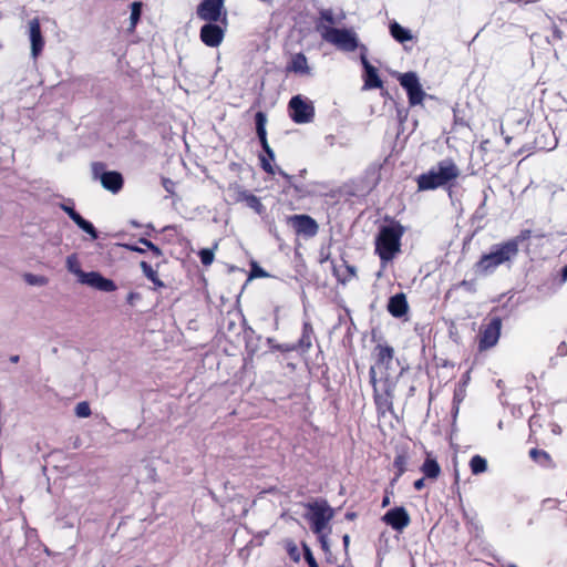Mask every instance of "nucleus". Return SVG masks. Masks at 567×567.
<instances>
[{
    "label": "nucleus",
    "instance_id": "f257e3e1",
    "mask_svg": "<svg viewBox=\"0 0 567 567\" xmlns=\"http://www.w3.org/2000/svg\"><path fill=\"white\" fill-rule=\"evenodd\" d=\"M461 169L451 158H444L421 174L417 182L419 190H433L440 187H451L460 177Z\"/></svg>",
    "mask_w": 567,
    "mask_h": 567
},
{
    "label": "nucleus",
    "instance_id": "f03ea898",
    "mask_svg": "<svg viewBox=\"0 0 567 567\" xmlns=\"http://www.w3.org/2000/svg\"><path fill=\"white\" fill-rule=\"evenodd\" d=\"M518 254V240L511 239L503 244L494 245L488 254H485L476 262V271L480 274H491L498 266L512 260Z\"/></svg>",
    "mask_w": 567,
    "mask_h": 567
},
{
    "label": "nucleus",
    "instance_id": "7ed1b4c3",
    "mask_svg": "<svg viewBox=\"0 0 567 567\" xmlns=\"http://www.w3.org/2000/svg\"><path fill=\"white\" fill-rule=\"evenodd\" d=\"M403 229L399 225L382 227L375 241V250L383 262L393 259L394 255L400 251L401 237Z\"/></svg>",
    "mask_w": 567,
    "mask_h": 567
},
{
    "label": "nucleus",
    "instance_id": "20e7f679",
    "mask_svg": "<svg viewBox=\"0 0 567 567\" xmlns=\"http://www.w3.org/2000/svg\"><path fill=\"white\" fill-rule=\"evenodd\" d=\"M318 32L322 40L334 45L340 51L353 52L360 47L358 34L353 29H339L320 24Z\"/></svg>",
    "mask_w": 567,
    "mask_h": 567
},
{
    "label": "nucleus",
    "instance_id": "39448f33",
    "mask_svg": "<svg viewBox=\"0 0 567 567\" xmlns=\"http://www.w3.org/2000/svg\"><path fill=\"white\" fill-rule=\"evenodd\" d=\"M92 178L100 181L102 187L112 194H117L124 184L121 173L116 171H106L105 164L95 162L91 165Z\"/></svg>",
    "mask_w": 567,
    "mask_h": 567
},
{
    "label": "nucleus",
    "instance_id": "423d86ee",
    "mask_svg": "<svg viewBox=\"0 0 567 567\" xmlns=\"http://www.w3.org/2000/svg\"><path fill=\"white\" fill-rule=\"evenodd\" d=\"M291 120L297 124L311 123L315 118V106L311 100L302 95L292 96L289 101Z\"/></svg>",
    "mask_w": 567,
    "mask_h": 567
},
{
    "label": "nucleus",
    "instance_id": "0eeeda50",
    "mask_svg": "<svg viewBox=\"0 0 567 567\" xmlns=\"http://www.w3.org/2000/svg\"><path fill=\"white\" fill-rule=\"evenodd\" d=\"M197 17L206 22H221L227 24V12L224 0H203L196 10Z\"/></svg>",
    "mask_w": 567,
    "mask_h": 567
},
{
    "label": "nucleus",
    "instance_id": "6e6552de",
    "mask_svg": "<svg viewBox=\"0 0 567 567\" xmlns=\"http://www.w3.org/2000/svg\"><path fill=\"white\" fill-rule=\"evenodd\" d=\"M398 80L401 86L406 91L409 103L415 106L423 103L426 95L420 83L419 76L415 72H406L399 74Z\"/></svg>",
    "mask_w": 567,
    "mask_h": 567
},
{
    "label": "nucleus",
    "instance_id": "1a4fd4ad",
    "mask_svg": "<svg viewBox=\"0 0 567 567\" xmlns=\"http://www.w3.org/2000/svg\"><path fill=\"white\" fill-rule=\"evenodd\" d=\"M370 381L373 385L374 400L378 408L390 410L394 396V381H392L390 377H385V379L383 380V394L379 392L374 368L370 369Z\"/></svg>",
    "mask_w": 567,
    "mask_h": 567
},
{
    "label": "nucleus",
    "instance_id": "9d476101",
    "mask_svg": "<svg viewBox=\"0 0 567 567\" xmlns=\"http://www.w3.org/2000/svg\"><path fill=\"white\" fill-rule=\"evenodd\" d=\"M287 221L298 237L309 239L318 234L319 225L309 215H293L288 217Z\"/></svg>",
    "mask_w": 567,
    "mask_h": 567
},
{
    "label": "nucleus",
    "instance_id": "9b49d317",
    "mask_svg": "<svg viewBox=\"0 0 567 567\" xmlns=\"http://www.w3.org/2000/svg\"><path fill=\"white\" fill-rule=\"evenodd\" d=\"M333 509L327 504H318L311 506V529L315 534L324 533L329 522L333 517Z\"/></svg>",
    "mask_w": 567,
    "mask_h": 567
},
{
    "label": "nucleus",
    "instance_id": "f8f14e48",
    "mask_svg": "<svg viewBox=\"0 0 567 567\" xmlns=\"http://www.w3.org/2000/svg\"><path fill=\"white\" fill-rule=\"evenodd\" d=\"M266 122H267V118H266V115L262 113V112H258L256 114V130H257V135L261 142V145H262V148L264 151L266 152L267 157L265 156H261L260 157V161H261V165H262V168L268 172V173H274V168L271 166V161H274L275 158V154L272 152V150L269 147L268 143H267V138H266Z\"/></svg>",
    "mask_w": 567,
    "mask_h": 567
},
{
    "label": "nucleus",
    "instance_id": "ddd939ff",
    "mask_svg": "<svg viewBox=\"0 0 567 567\" xmlns=\"http://www.w3.org/2000/svg\"><path fill=\"white\" fill-rule=\"evenodd\" d=\"M502 321L499 318H493L488 324L484 326L480 333L478 348L481 351L494 347L501 336Z\"/></svg>",
    "mask_w": 567,
    "mask_h": 567
},
{
    "label": "nucleus",
    "instance_id": "4468645a",
    "mask_svg": "<svg viewBox=\"0 0 567 567\" xmlns=\"http://www.w3.org/2000/svg\"><path fill=\"white\" fill-rule=\"evenodd\" d=\"M225 31V27L216 22H207L200 28L199 38L205 45L217 48L224 40Z\"/></svg>",
    "mask_w": 567,
    "mask_h": 567
},
{
    "label": "nucleus",
    "instance_id": "2eb2a0df",
    "mask_svg": "<svg viewBox=\"0 0 567 567\" xmlns=\"http://www.w3.org/2000/svg\"><path fill=\"white\" fill-rule=\"evenodd\" d=\"M82 285L90 286L100 291L112 292L116 289V285L111 279L104 278L96 271L83 272L79 279Z\"/></svg>",
    "mask_w": 567,
    "mask_h": 567
},
{
    "label": "nucleus",
    "instance_id": "dca6fc26",
    "mask_svg": "<svg viewBox=\"0 0 567 567\" xmlns=\"http://www.w3.org/2000/svg\"><path fill=\"white\" fill-rule=\"evenodd\" d=\"M363 53L361 54V63L364 69V84L363 90H372V89H381L383 86V83L381 79L379 78L378 70L374 68L370 62L368 61L365 56L367 48L364 45L360 47Z\"/></svg>",
    "mask_w": 567,
    "mask_h": 567
},
{
    "label": "nucleus",
    "instance_id": "f3484780",
    "mask_svg": "<svg viewBox=\"0 0 567 567\" xmlns=\"http://www.w3.org/2000/svg\"><path fill=\"white\" fill-rule=\"evenodd\" d=\"M382 519L385 524L399 532L409 526L411 522L409 513L404 507L401 506L388 511Z\"/></svg>",
    "mask_w": 567,
    "mask_h": 567
},
{
    "label": "nucleus",
    "instance_id": "a211bd4d",
    "mask_svg": "<svg viewBox=\"0 0 567 567\" xmlns=\"http://www.w3.org/2000/svg\"><path fill=\"white\" fill-rule=\"evenodd\" d=\"M29 37L31 42V55L35 60L44 47V40L38 18H34L29 22Z\"/></svg>",
    "mask_w": 567,
    "mask_h": 567
},
{
    "label": "nucleus",
    "instance_id": "6ab92c4d",
    "mask_svg": "<svg viewBox=\"0 0 567 567\" xmlns=\"http://www.w3.org/2000/svg\"><path fill=\"white\" fill-rule=\"evenodd\" d=\"M346 12L342 9L333 10L331 8L320 9L319 19L316 24L318 30L320 24L332 27L340 24L346 20Z\"/></svg>",
    "mask_w": 567,
    "mask_h": 567
},
{
    "label": "nucleus",
    "instance_id": "aec40b11",
    "mask_svg": "<svg viewBox=\"0 0 567 567\" xmlns=\"http://www.w3.org/2000/svg\"><path fill=\"white\" fill-rule=\"evenodd\" d=\"M375 351H377V363H375V367H373L374 371L377 369L389 370L393 363V355H394L393 348L390 346H386V344L385 346L378 344L375 348Z\"/></svg>",
    "mask_w": 567,
    "mask_h": 567
},
{
    "label": "nucleus",
    "instance_id": "412c9836",
    "mask_svg": "<svg viewBox=\"0 0 567 567\" xmlns=\"http://www.w3.org/2000/svg\"><path fill=\"white\" fill-rule=\"evenodd\" d=\"M409 310V305L404 293H396L389 299L388 311L395 318L403 317Z\"/></svg>",
    "mask_w": 567,
    "mask_h": 567
},
{
    "label": "nucleus",
    "instance_id": "4be33fe9",
    "mask_svg": "<svg viewBox=\"0 0 567 567\" xmlns=\"http://www.w3.org/2000/svg\"><path fill=\"white\" fill-rule=\"evenodd\" d=\"M286 70L302 76L311 75V68L308 64L307 58L302 53L293 54Z\"/></svg>",
    "mask_w": 567,
    "mask_h": 567
},
{
    "label": "nucleus",
    "instance_id": "5701e85b",
    "mask_svg": "<svg viewBox=\"0 0 567 567\" xmlns=\"http://www.w3.org/2000/svg\"><path fill=\"white\" fill-rule=\"evenodd\" d=\"M235 199L236 202L245 203L247 207L251 208L257 214H261L264 210V206L259 198L247 190L237 188L235 193Z\"/></svg>",
    "mask_w": 567,
    "mask_h": 567
},
{
    "label": "nucleus",
    "instance_id": "b1692460",
    "mask_svg": "<svg viewBox=\"0 0 567 567\" xmlns=\"http://www.w3.org/2000/svg\"><path fill=\"white\" fill-rule=\"evenodd\" d=\"M312 336H313L312 327L310 323L306 322L302 328L301 337L298 340V344L292 346V347H286V351L295 350V349L300 350L302 352L307 351L312 344Z\"/></svg>",
    "mask_w": 567,
    "mask_h": 567
},
{
    "label": "nucleus",
    "instance_id": "393cba45",
    "mask_svg": "<svg viewBox=\"0 0 567 567\" xmlns=\"http://www.w3.org/2000/svg\"><path fill=\"white\" fill-rule=\"evenodd\" d=\"M390 33L400 43L412 40L411 31L395 21L390 24Z\"/></svg>",
    "mask_w": 567,
    "mask_h": 567
},
{
    "label": "nucleus",
    "instance_id": "a878e982",
    "mask_svg": "<svg viewBox=\"0 0 567 567\" xmlns=\"http://www.w3.org/2000/svg\"><path fill=\"white\" fill-rule=\"evenodd\" d=\"M422 472L427 478L434 480L440 475L441 467L435 460L427 457L422 465Z\"/></svg>",
    "mask_w": 567,
    "mask_h": 567
},
{
    "label": "nucleus",
    "instance_id": "bb28decb",
    "mask_svg": "<svg viewBox=\"0 0 567 567\" xmlns=\"http://www.w3.org/2000/svg\"><path fill=\"white\" fill-rule=\"evenodd\" d=\"M529 456L535 462H537L538 464H540L543 466H551L553 465L551 457L546 451L532 449L529 451Z\"/></svg>",
    "mask_w": 567,
    "mask_h": 567
},
{
    "label": "nucleus",
    "instance_id": "cd10ccee",
    "mask_svg": "<svg viewBox=\"0 0 567 567\" xmlns=\"http://www.w3.org/2000/svg\"><path fill=\"white\" fill-rule=\"evenodd\" d=\"M141 14H142V2H133L131 4V16H130V27H128V31L130 32H133L141 19Z\"/></svg>",
    "mask_w": 567,
    "mask_h": 567
},
{
    "label": "nucleus",
    "instance_id": "c85d7f7f",
    "mask_svg": "<svg viewBox=\"0 0 567 567\" xmlns=\"http://www.w3.org/2000/svg\"><path fill=\"white\" fill-rule=\"evenodd\" d=\"M471 471L474 475L484 473L487 470V462L484 457L475 455L470 461Z\"/></svg>",
    "mask_w": 567,
    "mask_h": 567
},
{
    "label": "nucleus",
    "instance_id": "c756f323",
    "mask_svg": "<svg viewBox=\"0 0 567 567\" xmlns=\"http://www.w3.org/2000/svg\"><path fill=\"white\" fill-rule=\"evenodd\" d=\"M141 268L145 277L150 279L153 284H155L157 287L164 286V284L159 280L157 272L152 268L151 265H148L146 261H142Z\"/></svg>",
    "mask_w": 567,
    "mask_h": 567
},
{
    "label": "nucleus",
    "instance_id": "7c9ffc66",
    "mask_svg": "<svg viewBox=\"0 0 567 567\" xmlns=\"http://www.w3.org/2000/svg\"><path fill=\"white\" fill-rule=\"evenodd\" d=\"M66 269L71 274L75 275L78 277V280L80 279L81 275L84 272L81 269V265H80V261H79L76 255H70L66 258Z\"/></svg>",
    "mask_w": 567,
    "mask_h": 567
},
{
    "label": "nucleus",
    "instance_id": "2f4dec72",
    "mask_svg": "<svg viewBox=\"0 0 567 567\" xmlns=\"http://www.w3.org/2000/svg\"><path fill=\"white\" fill-rule=\"evenodd\" d=\"M75 224L83 230L85 231L86 234H89L91 236L92 239H96L97 238V231L96 229L94 228V226L87 221L86 219H84L82 216L80 217V219H78L75 221Z\"/></svg>",
    "mask_w": 567,
    "mask_h": 567
},
{
    "label": "nucleus",
    "instance_id": "473e14b6",
    "mask_svg": "<svg viewBox=\"0 0 567 567\" xmlns=\"http://www.w3.org/2000/svg\"><path fill=\"white\" fill-rule=\"evenodd\" d=\"M24 280L31 286H44L48 284V279L45 277L33 274H25Z\"/></svg>",
    "mask_w": 567,
    "mask_h": 567
},
{
    "label": "nucleus",
    "instance_id": "72a5a7b5",
    "mask_svg": "<svg viewBox=\"0 0 567 567\" xmlns=\"http://www.w3.org/2000/svg\"><path fill=\"white\" fill-rule=\"evenodd\" d=\"M75 415L78 417H89L91 415V408L87 402L83 401L76 404Z\"/></svg>",
    "mask_w": 567,
    "mask_h": 567
},
{
    "label": "nucleus",
    "instance_id": "f704fd0d",
    "mask_svg": "<svg viewBox=\"0 0 567 567\" xmlns=\"http://www.w3.org/2000/svg\"><path fill=\"white\" fill-rule=\"evenodd\" d=\"M302 553H303L305 560L307 561L309 567H319V565L308 545L302 544Z\"/></svg>",
    "mask_w": 567,
    "mask_h": 567
},
{
    "label": "nucleus",
    "instance_id": "c9c22d12",
    "mask_svg": "<svg viewBox=\"0 0 567 567\" xmlns=\"http://www.w3.org/2000/svg\"><path fill=\"white\" fill-rule=\"evenodd\" d=\"M287 550H288L289 557L293 561L298 563L300 560V558H301V550L298 548L297 545L290 544V543L287 544Z\"/></svg>",
    "mask_w": 567,
    "mask_h": 567
},
{
    "label": "nucleus",
    "instance_id": "e433bc0d",
    "mask_svg": "<svg viewBox=\"0 0 567 567\" xmlns=\"http://www.w3.org/2000/svg\"><path fill=\"white\" fill-rule=\"evenodd\" d=\"M199 256L202 264L205 266L210 265L214 260V252L210 249H203L199 252Z\"/></svg>",
    "mask_w": 567,
    "mask_h": 567
},
{
    "label": "nucleus",
    "instance_id": "4c0bfd02",
    "mask_svg": "<svg viewBox=\"0 0 567 567\" xmlns=\"http://www.w3.org/2000/svg\"><path fill=\"white\" fill-rule=\"evenodd\" d=\"M394 466L398 468L399 473L398 476L402 475V473L405 471V458L402 455H399L394 460Z\"/></svg>",
    "mask_w": 567,
    "mask_h": 567
},
{
    "label": "nucleus",
    "instance_id": "58836bf2",
    "mask_svg": "<svg viewBox=\"0 0 567 567\" xmlns=\"http://www.w3.org/2000/svg\"><path fill=\"white\" fill-rule=\"evenodd\" d=\"M61 208L69 215V217L75 223L80 219L81 215L68 205H61Z\"/></svg>",
    "mask_w": 567,
    "mask_h": 567
},
{
    "label": "nucleus",
    "instance_id": "ea45409f",
    "mask_svg": "<svg viewBox=\"0 0 567 567\" xmlns=\"http://www.w3.org/2000/svg\"><path fill=\"white\" fill-rule=\"evenodd\" d=\"M317 535H318V538H319L322 549L324 551H328L329 550L328 534L321 533V534H317Z\"/></svg>",
    "mask_w": 567,
    "mask_h": 567
},
{
    "label": "nucleus",
    "instance_id": "a19ab883",
    "mask_svg": "<svg viewBox=\"0 0 567 567\" xmlns=\"http://www.w3.org/2000/svg\"><path fill=\"white\" fill-rule=\"evenodd\" d=\"M163 187L165 188V190L169 194H174V187H175V184L173 181L168 179V178H164L163 179Z\"/></svg>",
    "mask_w": 567,
    "mask_h": 567
},
{
    "label": "nucleus",
    "instance_id": "79ce46f5",
    "mask_svg": "<svg viewBox=\"0 0 567 567\" xmlns=\"http://www.w3.org/2000/svg\"><path fill=\"white\" fill-rule=\"evenodd\" d=\"M567 282V265L561 269L558 285L563 286Z\"/></svg>",
    "mask_w": 567,
    "mask_h": 567
},
{
    "label": "nucleus",
    "instance_id": "37998d69",
    "mask_svg": "<svg viewBox=\"0 0 567 567\" xmlns=\"http://www.w3.org/2000/svg\"><path fill=\"white\" fill-rule=\"evenodd\" d=\"M148 249H151L153 251V254L157 257H159L162 255L161 249L157 246H155L154 244H148Z\"/></svg>",
    "mask_w": 567,
    "mask_h": 567
},
{
    "label": "nucleus",
    "instance_id": "c03bdc74",
    "mask_svg": "<svg viewBox=\"0 0 567 567\" xmlns=\"http://www.w3.org/2000/svg\"><path fill=\"white\" fill-rule=\"evenodd\" d=\"M424 487V478L416 480L414 482V488L421 491Z\"/></svg>",
    "mask_w": 567,
    "mask_h": 567
},
{
    "label": "nucleus",
    "instance_id": "a18cd8bd",
    "mask_svg": "<svg viewBox=\"0 0 567 567\" xmlns=\"http://www.w3.org/2000/svg\"><path fill=\"white\" fill-rule=\"evenodd\" d=\"M342 542H343L344 548L347 550L349 547V544H350V536L348 534L343 535Z\"/></svg>",
    "mask_w": 567,
    "mask_h": 567
},
{
    "label": "nucleus",
    "instance_id": "49530a36",
    "mask_svg": "<svg viewBox=\"0 0 567 567\" xmlns=\"http://www.w3.org/2000/svg\"><path fill=\"white\" fill-rule=\"evenodd\" d=\"M286 178V194L288 193V189L292 186L291 178L287 174L285 175Z\"/></svg>",
    "mask_w": 567,
    "mask_h": 567
},
{
    "label": "nucleus",
    "instance_id": "de8ad7c7",
    "mask_svg": "<svg viewBox=\"0 0 567 567\" xmlns=\"http://www.w3.org/2000/svg\"><path fill=\"white\" fill-rule=\"evenodd\" d=\"M558 351L560 354H566L567 352V348H566V344L565 342L560 343L559 347H558Z\"/></svg>",
    "mask_w": 567,
    "mask_h": 567
},
{
    "label": "nucleus",
    "instance_id": "09e8293b",
    "mask_svg": "<svg viewBox=\"0 0 567 567\" xmlns=\"http://www.w3.org/2000/svg\"><path fill=\"white\" fill-rule=\"evenodd\" d=\"M355 516H357V515H355V513H347V514H346V518H347V519H349V520L354 519V518H355Z\"/></svg>",
    "mask_w": 567,
    "mask_h": 567
},
{
    "label": "nucleus",
    "instance_id": "8fccbe9b",
    "mask_svg": "<svg viewBox=\"0 0 567 567\" xmlns=\"http://www.w3.org/2000/svg\"><path fill=\"white\" fill-rule=\"evenodd\" d=\"M140 243H141L142 245H144L145 247H147V248H148V244H153L152 241H150V240H147V239H145V238H142V239L140 240Z\"/></svg>",
    "mask_w": 567,
    "mask_h": 567
},
{
    "label": "nucleus",
    "instance_id": "3c124183",
    "mask_svg": "<svg viewBox=\"0 0 567 567\" xmlns=\"http://www.w3.org/2000/svg\"><path fill=\"white\" fill-rule=\"evenodd\" d=\"M135 297H137V295H136V293H133V292H132V293H130V295H128V298H127L128 302H133V300H134V298H135Z\"/></svg>",
    "mask_w": 567,
    "mask_h": 567
},
{
    "label": "nucleus",
    "instance_id": "603ef678",
    "mask_svg": "<svg viewBox=\"0 0 567 567\" xmlns=\"http://www.w3.org/2000/svg\"><path fill=\"white\" fill-rule=\"evenodd\" d=\"M10 361H11L12 363H17V362L19 361V355H12V357L10 358Z\"/></svg>",
    "mask_w": 567,
    "mask_h": 567
},
{
    "label": "nucleus",
    "instance_id": "864d4df0",
    "mask_svg": "<svg viewBox=\"0 0 567 567\" xmlns=\"http://www.w3.org/2000/svg\"><path fill=\"white\" fill-rule=\"evenodd\" d=\"M389 503H390L389 497H384L383 501H382V506H388Z\"/></svg>",
    "mask_w": 567,
    "mask_h": 567
},
{
    "label": "nucleus",
    "instance_id": "5fc2aeb1",
    "mask_svg": "<svg viewBox=\"0 0 567 567\" xmlns=\"http://www.w3.org/2000/svg\"><path fill=\"white\" fill-rule=\"evenodd\" d=\"M132 250L143 252L144 250L141 247H131Z\"/></svg>",
    "mask_w": 567,
    "mask_h": 567
},
{
    "label": "nucleus",
    "instance_id": "6e6d98bb",
    "mask_svg": "<svg viewBox=\"0 0 567 567\" xmlns=\"http://www.w3.org/2000/svg\"><path fill=\"white\" fill-rule=\"evenodd\" d=\"M348 269H349V271H350L352 275H354V267H350V266H348Z\"/></svg>",
    "mask_w": 567,
    "mask_h": 567
},
{
    "label": "nucleus",
    "instance_id": "4d7b16f0",
    "mask_svg": "<svg viewBox=\"0 0 567 567\" xmlns=\"http://www.w3.org/2000/svg\"><path fill=\"white\" fill-rule=\"evenodd\" d=\"M509 567H516L515 565H511Z\"/></svg>",
    "mask_w": 567,
    "mask_h": 567
}]
</instances>
